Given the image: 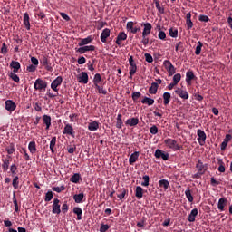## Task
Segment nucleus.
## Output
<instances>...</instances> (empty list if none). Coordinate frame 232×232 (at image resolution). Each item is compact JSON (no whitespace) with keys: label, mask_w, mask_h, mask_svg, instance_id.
I'll return each instance as SVG.
<instances>
[{"label":"nucleus","mask_w":232,"mask_h":232,"mask_svg":"<svg viewBox=\"0 0 232 232\" xmlns=\"http://www.w3.org/2000/svg\"><path fill=\"white\" fill-rule=\"evenodd\" d=\"M164 144L169 150H173V151H182L184 150V147L182 145H179L177 143V140L168 138L164 140Z\"/></svg>","instance_id":"nucleus-1"},{"label":"nucleus","mask_w":232,"mask_h":232,"mask_svg":"<svg viewBox=\"0 0 232 232\" xmlns=\"http://www.w3.org/2000/svg\"><path fill=\"white\" fill-rule=\"evenodd\" d=\"M137 73V63L133 59V56L129 58V79H133V76Z\"/></svg>","instance_id":"nucleus-2"},{"label":"nucleus","mask_w":232,"mask_h":232,"mask_svg":"<svg viewBox=\"0 0 232 232\" xmlns=\"http://www.w3.org/2000/svg\"><path fill=\"white\" fill-rule=\"evenodd\" d=\"M163 66H165V70H167L169 76L175 75V72H177V69L169 60H165L163 62Z\"/></svg>","instance_id":"nucleus-3"},{"label":"nucleus","mask_w":232,"mask_h":232,"mask_svg":"<svg viewBox=\"0 0 232 232\" xmlns=\"http://www.w3.org/2000/svg\"><path fill=\"white\" fill-rule=\"evenodd\" d=\"M62 133L63 135H70L72 137V139H75V130H73V125L70 123L65 124Z\"/></svg>","instance_id":"nucleus-4"},{"label":"nucleus","mask_w":232,"mask_h":232,"mask_svg":"<svg viewBox=\"0 0 232 232\" xmlns=\"http://www.w3.org/2000/svg\"><path fill=\"white\" fill-rule=\"evenodd\" d=\"M48 83L42 79H36L34 84V90H46Z\"/></svg>","instance_id":"nucleus-5"},{"label":"nucleus","mask_w":232,"mask_h":232,"mask_svg":"<svg viewBox=\"0 0 232 232\" xmlns=\"http://www.w3.org/2000/svg\"><path fill=\"white\" fill-rule=\"evenodd\" d=\"M198 135V142L200 146H204L206 144V139H208V136H206V132L204 130L198 129L197 130Z\"/></svg>","instance_id":"nucleus-6"},{"label":"nucleus","mask_w":232,"mask_h":232,"mask_svg":"<svg viewBox=\"0 0 232 232\" xmlns=\"http://www.w3.org/2000/svg\"><path fill=\"white\" fill-rule=\"evenodd\" d=\"M63 84V77L58 76L53 80L51 83V88L53 90V92H59V86Z\"/></svg>","instance_id":"nucleus-7"},{"label":"nucleus","mask_w":232,"mask_h":232,"mask_svg":"<svg viewBox=\"0 0 232 232\" xmlns=\"http://www.w3.org/2000/svg\"><path fill=\"white\" fill-rule=\"evenodd\" d=\"M52 213L53 215H61V200L59 198L53 199Z\"/></svg>","instance_id":"nucleus-8"},{"label":"nucleus","mask_w":232,"mask_h":232,"mask_svg":"<svg viewBox=\"0 0 232 232\" xmlns=\"http://www.w3.org/2000/svg\"><path fill=\"white\" fill-rule=\"evenodd\" d=\"M154 157L157 159H162L163 160H168L169 159V153L164 152L162 150H156L154 153Z\"/></svg>","instance_id":"nucleus-9"},{"label":"nucleus","mask_w":232,"mask_h":232,"mask_svg":"<svg viewBox=\"0 0 232 232\" xmlns=\"http://www.w3.org/2000/svg\"><path fill=\"white\" fill-rule=\"evenodd\" d=\"M77 53H86V52H95V45H83L82 47L76 48Z\"/></svg>","instance_id":"nucleus-10"},{"label":"nucleus","mask_w":232,"mask_h":232,"mask_svg":"<svg viewBox=\"0 0 232 232\" xmlns=\"http://www.w3.org/2000/svg\"><path fill=\"white\" fill-rule=\"evenodd\" d=\"M196 168H197V169H198V171L199 172V173H201V174H203L204 175V173H206V171H208V164H204L203 162H202V160H198V163H197V165H196Z\"/></svg>","instance_id":"nucleus-11"},{"label":"nucleus","mask_w":232,"mask_h":232,"mask_svg":"<svg viewBox=\"0 0 232 232\" xmlns=\"http://www.w3.org/2000/svg\"><path fill=\"white\" fill-rule=\"evenodd\" d=\"M176 95H179L181 99L188 100L189 99V93H188V91L182 90L180 88H178L175 90Z\"/></svg>","instance_id":"nucleus-12"},{"label":"nucleus","mask_w":232,"mask_h":232,"mask_svg":"<svg viewBox=\"0 0 232 232\" xmlns=\"http://www.w3.org/2000/svg\"><path fill=\"white\" fill-rule=\"evenodd\" d=\"M5 104V110L10 112L14 111L15 108H17V104H15V102H14L12 100H6Z\"/></svg>","instance_id":"nucleus-13"},{"label":"nucleus","mask_w":232,"mask_h":232,"mask_svg":"<svg viewBox=\"0 0 232 232\" xmlns=\"http://www.w3.org/2000/svg\"><path fill=\"white\" fill-rule=\"evenodd\" d=\"M141 26H144L143 32H142V37H144L145 35H150L151 34V28H153V26H151V24L143 23Z\"/></svg>","instance_id":"nucleus-14"},{"label":"nucleus","mask_w":232,"mask_h":232,"mask_svg":"<svg viewBox=\"0 0 232 232\" xmlns=\"http://www.w3.org/2000/svg\"><path fill=\"white\" fill-rule=\"evenodd\" d=\"M78 82L81 84H88V72H82L81 74L78 76Z\"/></svg>","instance_id":"nucleus-15"},{"label":"nucleus","mask_w":232,"mask_h":232,"mask_svg":"<svg viewBox=\"0 0 232 232\" xmlns=\"http://www.w3.org/2000/svg\"><path fill=\"white\" fill-rule=\"evenodd\" d=\"M12 157L7 156L6 158L2 159V169L4 171H8V168H10V160Z\"/></svg>","instance_id":"nucleus-16"},{"label":"nucleus","mask_w":232,"mask_h":232,"mask_svg":"<svg viewBox=\"0 0 232 232\" xmlns=\"http://www.w3.org/2000/svg\"><path fill=\"white\" fill-rule=\"evenodd\" d=\"M195 72L193 71H188L186 72V82L188 84V86H191V81L195 80Z\"/></svg>","instance_id":"nucleus-17"},{"label":"nucleus","mask_w":232,"mask_h":232,"mask_svg":"<svg viewBox=\"0 0 232 232\" xmlns=\"http://www.w3.org/2000/svg\"><path fill=\"white\" fill-rule=\"evenodd\" d=\"M110 34L111 31L109 28H105L102 33L101 34V41L102 43H106L108 37H110Z\"/></svg>","instance_id":"nucleus-18"},{"label":"nucleus","mask_w":232,"mask_h":232,"mask_svg":"<svg viewBox=\"0 0 232 232\" xmlns=\"http://www.w3.org/2000/svg\"><path fill=\"white\" fill-rule=\"evenodd\" d=\"M126 39H128V34H126V33L124 32H121L119 33L117 38H116V44L118 46H121V41H126Z\"/></svg>","instance_id":"nucleus-19"},{"label":"nucleus","mask_w":232,"mask_h":232,"mask_svg":"<svg viewBox=\"0 0 232 232\" xmlns=\"http://www.w3.org/2000/svg\"><path fill=\"white\" fill-rule=\"evenodd\" d=\"M139 155H140V153L139 151H135L130 156L129 163L130 164V166H133V164L137 162V160H139Z\"/></svg>","instance_id":"nucleus-20"},{"label":"nucleus","mask_w":232,"mask_h":232,"mask_svg":"<svg viewBox=\"0 0 232 232\" xmlns=\"http://www.w3.org/2000/svg\"><path fill=\"white\" fill-rule=\"evenodd\" d=\"M226 206H227V198H219L218 203V208L219 209V211H224V208H226Z\"/></svg>","instance_id":"nucleus-21"},{"label":"nucleus","mask_w":232,"mask_h":232,"mask_svg":"<svg viewBox=\"0 0 232 232\" xmlns=\"http://www.w3.org/2000/svg\"><path fill=\"white\" fill-rule=\"evenodd\" d=\"M10 68L13 69L14 73H17L21 70V63L17 61H12L10 63Z\"/></svg>","instance_id":"nucleus-22"},{"label":"nucleus","mask_w":232,"mask_h":232,"mask_svg":"<svg viewBox=\"0 0 232 232\" xmlns=\"http://www.w3.org/2000/svg\"><path fill=\"white\" fill-rule=\"evenodd\" d=\"M135 197L138 198V200H140L142 197H144V188L140 186H137L135 189Z\"/></svg>","instance_id":"nucleus-23"},{"label":"nucleus","mask_w":232,"mask_h":232,"mask_svg":"<svg viewBox=\"0 0 232 232\" xmlns=\"http://www.w3.org/2000/svg\"><path fill=\"white\" fill-rule=\"evenodd\" d=\"M43 121H44V124H45L46 128L45 130H50V126H52V117H50L47 114H44L42 117Z\"/></svg>","instance_id":"nucleus-24"},{"label":"nucleus","mask_w":232,"mask_h":232,"mask_svg":"<svg viewBox=\"0 0 232 232\" xmlns=\"http://www.w3.org/2000/svg\"><path fill=\"white\" fill-rule=\"evenodd\" d=\"M92 41H93V38L92 36L80 39V42L78 43V46H86V44H90Z\"/></svg>","instance_id":"nucleus-25"},{"label":"nucleus","mask_w":232,"mask_h":232,"mask_svg":"<svg viewBox=\"0 0 232 232\" xmlns=\"http://www.w3.org/2000/svg\"><path fill=\"white\" fill-rule=\"evenodd\" d=\"M126 126H137V124H139V118H129L126 121H125Z\"/></svg>","instance_id":"nucleus-26"},{"label":"nucleus","mask_w":232,"mask_h":232,"mask_svg":"<svg viewBox=\"0 0 232 232\" xmlns=\"http://www.w3.org/2000/svg\"><path fill=\"white\" fill-rule=\"evenodd\" d=\"M158 90H159V83L152 82L151 86L149 88V93H150V95H156Z\"/></svg>","instance_id":"nucleus-27"},{"label":"nucleus","mask_w":232,"mask_h":232,"mask_svg":"<svg viewBox=\"0 0 232 232\" xmlns=\"http://www.w3.org/2000/svg\"><path fill=\"white\" fill-rule=\"evenodd\" d=\"M28 150H29L30 153H32V155H34V153L37 152V145L35 144V140L29 142Z\"/></svg>","instance_id":"nucleus-28"},{"label":"nucleus","mask_w":232,"mask_h":232,"mask_svg":"<svg viewBox=\"0 0 232 232\" xmlns=\"http://www.w3.org/2000/svg\"><path fill=\"white\" fill-rule=\"evenodd\" d=\"M79 180H82L80 173H75L70 178V182H72L73 184H79Z\"/></svg>","instance_id":"nucleus-29"},{"label":"nucleus","mask_w":232,"mask_h":232,"mask_svg":"<svg viewBox=\"0 0 232 232\" xmlns=\"http://www.w3.org/2000/svg\"><path fill=\"white\" fill-rule=\"evenodd\" d=\"M24 25L26 30H30V14L28 13L24 14Z\"/></svg>","instance_id":"nucleus-30"},{"label":"nucleus","mask_w":232,"mask_h":232,"mask_svg":"<svg viewBox=\"0 0 232 232\" xmlns=\"http://www.w3.org/2000/svg\"><path fill=\"white\" fill-rule=\"evenodd\" d=\"M198 215V209L194 208L191 210L190 214L188 215V222H195V218Z\"/></svg>","instance_id":"nucleus-31"},{"label":"nucleus","mask_w":232,"mask_h":232,"mask_svg":"<svg viewBox=\"0 0 232 232\" xmlns=\"http://www.w3.org/2000/svg\"><path fill=\"white\" fill-rule=\"evenodd\" d=\"M142 104H147L148 106H153L155 104V100L152 98H149L144 96L143 99L141 100Z\"/></svg>","instance_id":"nucleus-32"},{"label":"nucleus","mask_w":232,"mask_h":232,"mask_svg":"<svg viewBox=\"0 0 232 232\" xmlns=\"http://www.w3.org/2000/svg\"><path fill=\"white\" fill-rule=\"evenodd\" d=\"M74 215H77V220H82V209L79 207L73 208Z\"/></svg>","instance_id":"nucleus-33"},{"label":"nucleus","mask_w":232,"mask_h":232,"mask_svg":"<svg viewBox=\"0 0 232 232\" xmlns=\"http://www.w3.org/2000/svg\"><path fill=\"white\" fill-rule=\"evenodd\" d=\"M171 102V94L169 92L163 93V104L164 106H168Z\"/></svg>","instance_id":"nucleus-34"},{"label":"nucleus","mask_w":232,"mask_h":232,"mask_svg":"<svg viewBox=\"0 0 232 232\" xmlns=\"http://www.w3.org/2000/svg\"><path fill=\"white\" fill-rule=\"evenodd\" d=\"M99 128V122L98 121H92L88 125V130L89 131H97Z\"/></svg>","instance_id":"nucleus-35"},{"label":"nucleus","mask_w":232,"mask_h":232,"mask_svg":"<svg viewBox=\"0 0 232 232\" xmlns=\"http://www.w3.org/2000/svg\"><path fill=\"white\" fill-rule=\"evenodd\" d=\"M73 200L76 204H81L84 200V193L75 194L73 196Z\"/></svg>","instance_id":"nucleus-36"},{"label":"nucleus","mask_w":232,"mask_h":232,"mask_svg":"<svg viewBox=\"0 0 232 232\" xmlns=\"http://www.w3.org/2000/svg\"><path fill=\"white\" fill-rule=\"evenodd\" d=\"M55 144H57V137L54 136V137L52 138V140L50 141V146H49L52 153H55V149H54Z\"/></svg>","instance_id":"nucleus-37"},{"label":"nucleus","mask_w":232,"mask_h":232,"mask_svg":"<svg viewBox=\"0 0 232 232\" xmlns=\"http://www.w3.org/2000/svg\"><path fill=\"white\" fill-rule=\"evenodd\" d=\"M158 184L160 188H164L165 190L169 188V181H168L167 179H160Z\"/></svg>","instance_id":"nucleus-38"},{"label":"nucleus","mask_w":232,"mask_h":232,"mask_svg":"<svg viewBox=\"0 0 232 232\" xmlns=\"http://www.w3.org/2000/svg\"><path fill=\"white\" fill-rule=\"evenodd\" d=\"M218 164L219 166L218 168V170L219 171V173H224L226 171V166L224 164V161L222 160H218Z\"/></svg>","instance_id":"nucleus-39"},{"label":"nucleus","mask_w":232,"mask_h":232,"mask_svg":"<svg viewBox=\"0 0 232 232\" xmlns=\"http://www.w3.org/2000/svg\"><path fill=\"white\" fill-rule=\"evenodd\" d=\"M5 150L8 155H14V153H15V147L14 146V143H10V145L5 148Z\"/></svg>","instance_id":"nucleus-40"},{"label":"nucleus","mask_w":232,"mask_h":232,"mask_svg":"<svg viewBox=\"0 0 232 232\" xmlns=\"http://www.w3.org/2000/svg\"><path fill=\"white\" fill-rule=\"evenodd\" d=\"M12 186H13L14 189L19 188V176H15L13 179Z\"/></svg>","instance_id":"nucleus-41"},{"label":"nucleus","mask_w":232,"mask_h":232,"mask_svg":"<svg viewBox=\"0 0 232 232\" xmlns=\"http://www.w3.org/2000/svg\"><path fill=\"white\" fill-rule=\"evenodd\" d=\"M119 191H120V194H118L117 197L118 198H120V200H122V198L126 197L128 190H126V188H121Z\"/></svg>","instance_id":"nucleus-42"},{"label":"nucleus","mask_w":232,"mask_h":232,"mask_svg":"<svg viewBox=\"0 0 232 232\" xmlns=\"http://www.w3.org/2000/svg\"><path fill=\"white\" fill-rule=\"evenodd\" d=\"M141 93L140 92H132V100L134 102H139V99L141 97Z\"/></svg>","instance_id":"nucleus-43"},{"label":"nucleus","mask_w":232,"mask_h":232,"mask_svg":"<svg viewBox=\"0 0 232 232\" xmlns=\"http://www.w3.org/2000/svg\"><path fill=\"white\" fill-rule=\"evenodd\" d=\"M142 179L144 181L141 182V186L148 188V186H150V176L145 175L142 177Z\"/></svg>","instance_id":"nucleus-44"},{"label":"nucleus","mask_w":232,"mask_h":232,"mask_svg":"<svg viewBox=\"0 0 232 232\" xmlns=\"http://www.w3.org/2000/svg\"><path fill=\"white\" fill-rule=\"evenodd\" d=\"M10 79H12V81H14V82H20L21 79L19 78V76L17 74H15V72H11L9 74Z\"/></svg>","instance_id":"nucleus-45"},{"label":"nucleus","mask_w":232,"mask_h":232,"mask_svg":"<svg viewBox=\"0 0 232 232\" xmlns=\"http://www.w3.org/2000/svg\"><path fill=\"white\" fill-rule=\"evenodd\" d=\"M52 198H53V192H52V190H49L45 194L44 201L45 202H50V200H52Z\"/></svg>","instance_id":"nucleus-46"},{"label":"nucleus","mask_w":232,"mask_h":232,"mask_svg":"<svg viewBox=\"0 0 232 232\" xmlns=\"http://www.w3.org/2000/svg\"><path fill=\"white\" fill-rule=\"evenodd\" d=\"M102 81V76H101V73H96L93 78V84H99Z\"/></svg>","instance_id":"nucleus-47"},{"label":"nucleus","mask_w":232,"mask_h":232,"mask_svg":"<svg viewBox=\"0 0 232 232\" xmlns=\"http://www.w3.org/2000/svg\"><path fill=\"white\" fill-rule=\"evenodd\" d=\"M0 53H2V55H6L8 53V46H6L5 43L2 44Z\"/></svg>","instance_id":"nucleus-48"},{"label":"nucleus","mask_w":232,"mask_h":232,"mask_svg":"<svg viewBox=\"0 0 232 232\" xmlns=\"http://www.w3.org/2000/svg\"><path fill=\"white\" fill-rule=\"evenodd\" d=\"M159 30H160L158 34L159 39H160L161 41H166V33L160 30V26H159Z\"/></svg>","instance_id":"nucleus-49"},{"label":"nucleus","mask_w":232,"mask_h":232,"mask_svg":"<svg viewBox=\"0 0 232 232\" xmlns=\"http://www.w3.org/2000/svg\"><path fill=\"white\" fill-rule=\"evenodd\" d=\"M185 195H186V198L188 200V202H193V195H191V190L190 189H187L185 191Z\"/></svg>","instance_id":"nucleus-50"},{"label":"nucleus","mask_w":232,"mask_h":232,"mask_svg":"<svg viewBox=\"0 0 232 232\" xmlns=\"http://www.w3.org/2000/svg\"><path fill=\"white\" fill-rule=\"evenodd\" d=\"M202 46H203L202 42H198V45H197L196 51H195V53L197 55H200V53L202 52Z\"/></svg>","instance_id":"nucleus-51"},{"label":"nucleus","mask_w":232,"mask_h":232,"mask_svg":"<svg viewBox=\"0 0 232 232\" xmlns=\"http://www.w3.org/2000/svg\"><path fill=\"white\" fill-rule=\"evenodd\" d=\"M176 52H184V44L182 42H179L175 48Z\"/></svg>","instance_id":"nucleus-52"},{"label":"nucleus","mask_w":232,"mask_h":232,"mask_svg":"<svg viewBox=\"0 0 232 232\" xmlns=\"http://www.w3.org/2000/svg\"><path fill=\"white\" fill-rule=\"evenodd\" d=\"M155 5L160 14H164V8L160 6V2L157 0Z\"/></svg>","instance_id":"nucleus-53"},{"label":"nucleus","mask_w":232,"mask_h":232,"mask_svg":"<svg viewBox=\"0 0 232 232\" xmlns=\"http://www.w3.org/2000/svg\"><path fill=\"white\" fill-rule=\"evenodd\" d=\"M180 79H182V75L178 72L173 76V82H175V84H178V82H180Z\"/></svg>","instance_id":"nucleus-54"},{"label":"nucleus","mask_w":232,"mask_h":232,"mask_svg":"<svg viewBox=\"0 0 232 232\" xmlns=\"http://www.w3.org/2000/svg\"><path fill=\"white\" fill-rule=\"evenodd\" d=\"M169 35H170V37H178V35H179V30H177V29H173V28H170L169 29Z\"/></svg>","instance_id":"nucleus-55"},{"label":"nucleus","mask_w":232,"mask_h":232,"mask_svg":"<svg viewBox=\"0 0 232 232\" xmlns=\"http://www.w3.org/2000/svg\"><path fill=\"white\" fill-rule=\"evenodd\" d=\"M135 24H137V23L134 22H128L127 23V26L126 29L128 30V32H131L133 30V26H135Z\"/></svg>","instance_id":"nucleus-56"},{"label":"nucleus","mask_w":232,"mask_h":232,"mask_svg":"<svg viewBox=\"0 0 232 232\" xmlns=\"http://www.w3.org/2000/svg\"><path fill=\"white\" fill-rule=\"evenodd\" d=\"M198 21H200L201 23H208V21H209V17L205 14H200L198 16Z\"/></svg>","instance_id":"nucleus-57"},{"label":"nucleus","mask_w":232,"mask_h":232,"mask_svg":"<svg viewBox=\"0 0 232 232\" xmlns=\"http://www.w3.org/2000/svg\"><path fill=\"white\" fill-rule=\"evenodd\" d=\"M110 229V225H105L104 223H102L100 226V232H106Z\"/></svg>","instance_id":"nucleus-58"},{"label":"nucleus","mask_w":232,"mask_h":232,"mask_svg":"<svg viewBox=\"0 0 232 232\" xmlns=\"http://www.w3.org/2000/svg\"><path fill=\"white\" fill-rule=\"evenodd\" d=\"M150 133H151V135H157V133H159V128L153 125L150 128Z\"/></svg>","instance_id":"nucleus-59"},{"label":"nucleus","mask_w":232,"mask_h":232,"mask_svg":"<svg viewBox=\"0 0 232 232\" xmlns=\"http://www.w3.org/2000/svg\"><path fill=\"white\" fill-rule=\"evenodd\" d=\"M41 64H43V66H47L48 64H50V61L48 60V57L44 56L41 60H40Z\"/></svg>","instance_id":"nucleus-60"},{"label":"nucleus","mask_w":232,"mask_h":232,"mask_svg":"<svg viewBox=\"0 0 232 232\" xmlns=\"http://www.w3.org/2000/svg\"><path fill=\"white\" fill-rule=\"evenodd\" d=\"M33 108L35 110V111H43V107H41V103L39 102L34 103Z\"/></svg>","instance_id":"nucleus-61"},{"label":"nucleus","mask_w":232,"mask_h":232,"mask_svg":"<svg viewBox=\"0 0 232 232\" xmlns=\"http://www.w3.org/2000/svg\"><path fill=\"white\" fill-rule=\"evenodd\" d=\"M66 188L64 186L61 187H53V191H56V193H61V191H64Z\"/></svg>","instance_id":"nucleus-62"},{"label":"nucleus","mask_w":232,"mask_h":232,"mask_svg":"<svg viewBox=\"0 0 232 232\" xmlns=\"http://www.w3.org/2000/svg\"><path fill=\"white\" fill-rule=\"evenodd\" d=\"M17 165L15 164H12L10 167V172L12 173V175H17Z\"/></svg>","instance_id":"nucleus-63"},{"label":"nucleus","mask_w":232,"mask_h":232,"mask_svg":"<svg viewBox=\"0 0 232 232\" xmlns=\"http://www.w3.org/2000/svg\"><path fill=\"white\" fill-rule=\"evenodd\" d=\"M145 60L147 63H153V56L150 53H145Z\"/></svg>","instance_id":"nucleus-64"}]
</instances>
